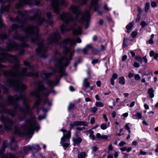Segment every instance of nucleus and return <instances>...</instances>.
<instances>
[{"label": "nucleus", "mask_w": 158, "mask_h": 158, "mask_svg": "<svg viewBox=\"0 0 158 158\" xmlns=\"http://www.w3.org/2000/svg\"><path fill=\"white\" fill-rule=\"evenodd\" d=\"M19 26L17 24L12 25L9 30V32L11 33L13 30H16L17 29L19 28Z\"/></svg>", "instance_id": "16"}, {"label": "nucleus", "mask_w": 158, "mask_h": 158, "mask_svg": "<svg viewBox=\"0 0 158 158\" xmlns=\"http://www.w3.org/2000/svg\"><path fill=\"white\" fill-rule=\"evenodd\" d=\"M70 43L71 45H73L76 44L75 41L74 40H70L69 38H67L64 40L60 44L61 47L63 48V54L64 56H61L60 54L57 51L55 52V55L56 57H60V59L56 60L57 65L56 68V72H59L61 76L64 75V67H66L69 63V60L72 59V57L74 55V49H70L67 48V44Z\"/></svg>", "instance_id": "3"}, {"label": "nucleus", "mask_w": 158, "mask_h": 158, "mask_svg": "<svg viewBox=\"0 0 158 158\" xmlns=\"http://www.w3.org/2000/svg\"><path fill=\"white\" fill-rule=\"evenodd\" d=\"M45 102L46 103H48L49 106H51L52 105V102L51 101H49L47 98H46L45 100Z\"/></svg>", "instance_id": "39"}, {"label": "nucleus", "mask_w": 158, "mask_h": 158, "mask_svg": "<svg viewBox=\"0 0 158 158\" xmlns=\"http://www.w3.org/2000/svg\"><path fill=\"white\" fill-rule=\"evenodd\" d=\"M133 66L135 67L138 68L139 67V64L137 62H135Z\"/></svg>", "instance_id": "48"}, {"label": "nucleus", "mask_w": 158, "mask_h": 158, "mask_svg": "<svg viewBox=\"0 0 158 158\" xmlns=\"http://www.w3.org/2000/svg\"><path fill=\"white\" fill-rule=\"evenodd\" d=\"M98 62V60L97 59H94L92 60L91 63L92 64H94L97 63Z\"/></svg>", "instance_id": "53"}, {"label": "nucleus", "mask_w": 158, "mask_h": 158, "mask_svg": "<svg viewBox=\"0 0 158 158\" xmlns=\"http://www.w3.org/2000/svg\"><path fill=\"white\" fill-rule=\"evenodd\" d=\"M125 128L128 130L129 132L130 133L131 132L130 128L127 124L125 125Z\"/></svg>", "instance_id": "42"}, {"label": "nucleus", "mask_w": 158, "mask_h": 158, "mask_svg": "<svg viewBox=\"0 0 158 158\" xmlns=\"http://www.w3.org/2000/svg\"><path fill=\"white\" fill-rule=\"evenodd\" d=\"M36 85V89L31 93V96L35 97L37 99L31 108H30L28 104L26 96L23 95L19 96H9L8 97V103L9 105H14L15 110L7 109L4 107V105H0V113L2 114H9L13 117L16 114V110L18 109L22 113V115L18 117L19 120L23 121L28 118L31 117V119L26 120V124L23 125L21 129L15 128L14 132L15 134L19 135H33L34 131L37 130L39 126L36 123L35 117L32 115V110L38 106L40 103L41 97L43 96L46 98L50 93L56 94L55 91L52 89L50 91H48L41 81L37 82Z\"/></svg>", "instance_id": "1"}, {"label": "nucleus", "mask_w": 158, "mask_h": 158, "mask_svg": "<svg viewBox=\"0 0 158 158\" xmlns=\"http://www.w3.org/2000/svg\"><path fill=\"white\" fill-rule=\"evenodd\" d=\"M97 108L96 107H94L92 108L91 109V111L92 112L95 113L97 110Z\"/></svg>", "instance_id": "44"}, {"label": "nucleus", "mask_w": 158, "mask_h": 158, "mask_svg": "<svg viewBox=\"0 0 158 158\" xmlns=\"http://www.w3.org/2000/svg\"><path fill=\"white\" fill-rule=\"evenodd\" d=\"M93 151L94 152H96L98 149V147L96 146H94L92 148Z\"/></svg>", "instance_id": "46"}, {"label": "nucleus", "mask_w": 158, "mask_h": 158, "mask_svg": "<svg viewBox=\"0 0 158 158\" xmlns=\"http://www.w3.org/2000/svg\"><path fill=\"white\" fill-rule=\"evenodd\" d=\"M51 74L50 73H44L42 74V77L44 78H46L48 77Z\"/></svg>", "instance_id": "25"}, {"label": "nucleus", "mask_w": 158, "mask_h": 158, "mask_svg": "<svg viewBox=\"0 0 158 158\" xmlns=\"http://www.w3.org/2000/svg\"><path fill=\"white\" fill-rule=\"evenodd\" d=\"M147 25V23L145 22L144 21H142L141 23V25L142 26V27L141 28V29H142L143 28L146 26Z\"/></svg>", "instance_id": "33"}, {"label": "nucleus", "mask_w": 158, "mask_h": 158, "mask_svg": "<svg viewBox=\"0 0 158 158\" xmlns=\"http://www.w3.org/2000/svg\"><path fill=\"white\" fill-rule=\"evenodd\" d=\"M61 38V35L58 31L53 32L48 38V44H52L53 43H58Z\"/></svg>", "instance_id": "5"}, {"label": "nucleus", "mask_w": 158, "mask_h": 158, "mask_svg": "<svg viewBox=\"0 0 158 158\" xmlns=\"http://www.w3.org/2000/svg\"><path fill=\"white\" fill-rule=\"evenodd\" d=\"M95 106L98 107H102L104 105L103 103L101 102H96L95 103Z\"/></svg>", "instance_id": "27"}, {"label": "nucleus", "mask_w": 158, "mask_h": 158, "mask_svg": "<svg viewBox=\"0 0 158 158\" xmlns=\"http://www.w3.org/2000/svg\"><path fill=\"white\" fill-rule=\"evenodd\" d=\"M119 83L120 84L122 85H125V79L124 77H119Z\"/></svg>", "instance_id": "20"}, {"label": "nucleus", "mask_w": 158, "mask_h": 158, "mask_svg": "<svg viewBox=\"0 0 158 158\" xmlns=\"http://www.w3.org/2000/svg\"><path fill=\"white\" fill-rule=\"evenodd\" d=\"M4 26L5 24L2 23L1 17L0 16V27H4Z\"/></svg>", "instance_id": "41"}, {"label": "nucleus", "mask_w": 158, "mask_h": 158, "mask_svg": "<svg viewBox=\"0 0 158 158\" xmlns=\"http://www.w3.org/2000/svg\"><path fill=\"white\" fill-rule=\"evenodd\" d=\"M46 17L48 19H50L51 18L52 16V15L50 12H48L46 13Z\"/></svg>", "instance_id": "34"}, {"label": "nucleus", "mask_w": 158, "mask_h": 158, "mask_svg": "<svg viewBox=\"0 0 158 158\" xmlns=\"http://www.w3.org/2000/svg\"><path fill=\"white\" fill-rule=\"evenodd\" d=\"M2 126L0 125V134H2L4 133V130L2 129Z\"/></svg>", "instance_id": "60"}, {"label": "nucleus", "mask_w": 158, "mask_h": 158, "mask_svg": "<svg viewBox=\"0 0 158 158\" xmlns=\"http://www.w3.org/2000/svg\"><path fill=\"white\" fill-rule=\"evenodd\" d=\"M101 139H108V137L106 135H102Z\"/></svg>", "instance_id": "57"}, {"label": "nucleus", "mask_w": 158, "mask_h": 158, "mask_svg": "<svg viewBox=\"0 0 158 158\" xmlns=\"http://www.w3.org/2000/svg\"><path fill=\"white\" fill-rule=\"evenodd\" d=\"M60 5L62 6L65 5V2L64 0H61L60 3L58 0H53L52 2V5L55 13L57 14H59V6Z\"/></svg>", "instance_id": "6"}, {"label": "nucleus", "mask_w": 158, "mask_h": 158, "mask_svg": "<svg viewBox=\"0 0 158 158\" xmlns=\"http://www.w3.org/2000/svg\"><path fill=\"white\" fill-rule=\"evenodd\" d=\"M96 84L98 87H100L101 85V82L100 81H98L96 82Z\"/></svg>", "instance_id": "63"}, {"label": "nucleus", "mask_w": 158, "mask_h": 158, "mask_svg": "<svg viewBox=\"0 0 158 158\" xmlns=\"http://www.w3.org/2000/svg\"><path fill=\"white\" fill-rule=\"evenodd\" d=\"M75 105L74 104L70 103L68 107V109L69 110L73 109Z\"/></svg>", "instance_id": "31"}, {"label": "nucleus", "mask_w": 158, "mask_h": 158, "mask_svg": "<svg viewBox=\"0 0 158 158\" xmlns=\"http://www.w3.org/2000/svg\"><path fill=\"white\" fill-rule=\"evenodd\" d=\"M140 18H141L140 15H138L136 19H135V22L136 23L138 22L139 21V20H140Z\"/></svg>", "instance_id": "47"}, {"label": "nucleus", "mask_w": 158, "mask_h": 158, "mask_svg": "<svg viewBox=\"0 0 158 158\" xmlns=\"http://www.w3.org/2000/svg\"><path fill=\"white\" fill-rule=\"evenodd\" d=\"M134 78L136 80L138 81L140 79V77L138 74H136L134 76Z\"/></svg>", "instance_id": "36"}, {"label": "nucleus", "mask_w": 158, "mask_h": 158, "mask_svg": "<svg viewBox=\"0 0 158 158\" xmlns=\"http://www.w3.org/2000/svg\"><path fill=\"white\" fill-rule=\"evenodd\" d=\"M74 123L75 126H80V121H75L74 122Z\"/></svg>", "instance_id": "40"}, {"label": "nucleus", "mask_w": 158, "mask_h": 158, "mask_svg": "<svg viewBox=\"0 0 158 158\" xmlns=\"http://www.w3.org/2000/svg\"><path fill=\"white\" fill-rule=\"evenodd\" d=\"M90 122L91 124H93L95 123V119L94 117H92L91 118Z\"/></svg>", "instance_id": "54"}, {"label": "nucleus", "mask_w": 158, "mask_h": 158, "mask_svg": "<svg viewBox=\"0 0 158 158\" xmlns=\"http://www.w3.org/2000/svg\"><path fill=\"white\" fill-rule=\"evenodd\" d=\"M29 19L32 20H35L38 25H41L44 23L46 22L44 18H42L40 15L37 13L35 14L34 15L29 17Z\"/></svg>", "instance_id": "8"}, {"label": "nucleus", "mask_w": 158, "mask_h": 158, "mask_svg": "<svg viewBox=\"0 0 158 158\" xmlns=\"http://www.w3.org/2000/svg\"><path fill=\"white\" fill-rule=\"evenodd\" d=\"M137 117H138L139 119H141L142 118V114L140 112H137L136 113Z\"/></svg>", "instance_id": "43"}, {"label": "nucleus", "mask_w": 158, "mask_h": 158, "mask_svg": "<svg viewBox=\"0 0 158 158\" xmlns=\"http://www.w3.org/2000/svg\"><path fill=\"white\" fill-rule=\"evenodd\" d=\"M86 156V153L85 152H82L78 154V158H85Z\"/></svg>", "instance_id": "17"}, {"label": "nucleus", "mask_w": 158, "mask_h": 158, "mask_svg": "<svg viewBox=\"0 0 158 158\" xmlns=\"http://www.w3.org/2000/svg\"><path fill=\"white\" fill-rule=\"evenodd\" d=\"M24 149V150L26 149L27 150H31L33 149V145L31 146H28L25 147Z\"/></svg>", "instance_id": "32"}, {"label": "nucleus", "mask_w": 158, "mask_h": 158, "mask_svg": "<svg viewBox=\"0 0 158 158\" xmlns=\"http://www.w3.org/2000/svg\"><path fill=\"white\" fill-rule=\"evenodd\" d=\"M33 149L36 150L37 152L41 149L39 145L37 144L33 145Z\"/></svg>", "instance_id": "23"}, {"label": "nucleus", "mask_w": 158, "mask_h": 158, "mask_svg": "<svg viewBox=\"0 0 158 158\" xmlns=\"http://www.w3.org/2000/svg\"><path fill=\"white\" fill-rule=\"evenodd\" d=\"M103 8V9L106 11H108L110 10V9L108 7L107 5L106 4H105L104 5Z\"/></svg>", "instance_id": "30"}, {"label": "nucleus", "mask_w": 158, "mask_h": 158, "mask_svg": "<svg viewBox=\"0 0 158 158\" xmlns=\"http://www.w3.org/2000/svg\"><path fill=\"white\" fill-rule=\"evenodd\" d=\"M1 121L4 125V128L7 131H9L12 130L14 125L13 121L8 118L5 117L3 115H2L0 118Z\"/></svg>", "instance_id": "4"}, {"label": "nucleus", "mask_w": 158, "mask_h": 158, "mask_svg": "<svg viewBox=\"0 0 158 158\" xmlns=\"http://www.w3.org/2000/svg\"><path fill=\"white\" fill-rule=\"evenodd\" d=\"M46 83L50 87H52L56 85L58 83V80L57 79L55 81H53L51 80H48L47 81Z\"/></svg>", "instance_id": "11"}, {"label": "nucleus", "mask_w": 158, "mask_h": 158, "mask_svg": "<svg viewBox=\"0 0 158 158\" xmlns=\"http://www.w3.org/2000/svg\"><path fill=\"white\" fill-rule=\"evenodd\" d=\"M150 8V3L148 2H147L146 3L144 7V10L147 13L148 10H149Z\"/></svg>", "instance_id": "22"}, {"label": "nucleus", "mask_w": 158, "mask_h": 158, "mask_svg": "<svg viewBox=\"0 0 158 158\" xmlns=\"http://www.w3.org/2000/svg\"><path fill=\"white\" fill-rule=\"evenodd\" d=\"M79 6L76 5H72L69 8V10L71 12L75 15L76 17L73 18L72 15L69 12L66 13L64 12L60 16V19L64 21L65 23H68L70 22H72V25L70 28L68 29L66 26L62 25L60 27V31L63 34H64L70 30H72L74 35H80L81 33V29L80 26H77L76 22L77 21L79 23H81L82 24L85 23V28L87 29L89 26V19L90 18V13L91 8L94 7V11H97L99 15L102 14V12L98 10L99 8L96 10H95V6L94 5H91V2L90 9L88 10H86L82 14V17L80 19L77 20L78 16L81 14V12L79 9Z\"/></svg>", "instance_id": "2"}, {"label": "nucleus", "mask_w": 158, "mask_h": 158, "mask_svg": "<svg viewBox=\"0 0 158 158\" xmlns=\"http://www.w3.org/2000/svg\"><path fill=\"white\" fill-rule=\"evenodd\" d=\"M71 136V131H69L67 132L64 134L63 136L62 137H63L66 140H68L70 138Z\"/></svg>", "instance_id": "15"}, {"label": "nucleus", "mask_w": 158, "mask_h": 158, "mask_svg": "<svg viewBox=\"0 0 158 158\" xmlns=\"http://www.w3.org/2000/svg\"><path fill=\"white\" fill-rule=\"evenodd\" d=\"M154 92L152 88H150L148 90V93L151 98H152L154 96Z\"/></svg>", "instance_id": "14"}, {"label": "nucleus", "mask_w": 158, "mask_h": 158, "mask_svg": "<svg viewBox=\"0 0 158 158\" xmlns=\"http://www.w3.org/2000/svg\"><path fill=\"white\" fill-rule=\"evenodd\" d=\"M125 144H126V142L124 141H121L119 143V145L121 147H123Z\"/></svg>", "instance_id": "52"}, {"label": "nucleus", "mask_w": 158, "mask_h": 158, "mask_svg": "<svg viewBox=\"0 0 158 158\" xmlns=\"http://www.w3.org/2000/svg\"><path fill=\"white\" fill-rule=\"evenodd\" d=\"M119 152H115L114 155V158H118V153Z\"/></svg>", "instance_id": "62"}, {"label": "nucleus", "mask_w": 158, "mask_h": 158, "mask_svg": "<svg viewBox=\"0 0 158 158\" xmlns=\"http://www.w3.org/2000/svg\"><path fill=\"white\" fill-rule=\"evenodd\" d=\"M107 125L106 124L103 123L101 125V128L102 130H104L106 129L107 128Z\"/></svg>", "instance_id": "35"}, {"label": "nucleus", "mask_w": 158, "mask_h": 158, "mask_svg": "<svg viewBox=\"0 0 158 158\" xmlns=\"http://www.w3.org/2000/svg\"><path fill=\"white\" fill-rule=\"evenodd\" d=\"M82 60V59L80 58H78L74 62L73 66L76 68L78 64L80 63Z\"/></svg>", "instance_id": "18"}, {"label": "nucleus", "mask_w": 158, "mask_h": 158, "mask_svg": "<svg viewBox=\"0 0 158 158\" xmlns=\"http://www.w3.org/2000/svg\"><path fill=\"white\" fill-rule=\"evenodd\" d=\"M87 0H82L81 4L84 5L86 3ZM99 0H91V5H94L95 6V10H96L100 8V5L98 4Z\"/></svg>", "instance_id": "9"}, {"label": "nucleus", "mask_w": 158, "mask_h": 158, "mask_svg": "<svg viewBox=\"0 0 158 158\" xmlns=\"http://www.w3.org/2000/svg\"><path fill=\"white\" fill-rule=\"evenodd\" d=\"M87 127L88 126V123L86 121H80V126Z\"/></svg>", "instance_id": "28"}, {"label": "nucleus", "mask_w": 158, "mask_h": 158, "mask_svg": "<svg viewBox=\"0 0 158 158\" xmlns=\"http://www.w3.org/2000/svg\"><path fill=\"white\" fill-rule=\"evenodd\" d=\"M7 37V36L5 33H3L2 34L0 33V40L5 39Z\"/></svg>", "instance_id": "24"}, {"label": "nucleus", "mask_w": 158, "mask_h": 158, "mask_svg": "<svg viewBox=\"0 0 158 158\" xmlns=\"http://www.w3.org/2000/svg\"><path fill=\"white\" fill-rule=\"evenodd\" d=\"M154 52L153 51H151L150 52L149 55L150 56L152 57L153 56H154V55H155Z\"/></svg>", "instance_id": "61"}, {"label": "nucleus", "mask_w": 158, "mask_h": 158, "mask_svg": "<svg viewBox=\"0 0 158 158\" xmlns=\"http://www.w3.org/2000/svg\"><path fill=\"white\" fill-rule=\"evenodd\" d=\"M88 78H85L84 80L83 85L86 88L89 87L90 85L88 81Z\"/></svg>", "instance_id": "19"}, {"label": "nucleus", "mask_w": 158, "mask_h": 158, "mask_svg": "<svg viewBox=\"0 0 158 158\" xmlns=\"http://www.w3.org/2000/svg\"><path fill=\"white\" fill-rule=\"evenodd\" d=\"M60 143L65 150L70 145L69 140H66L63 137H62L61 139Z\"/></svg>", "instance_id": "10"}, {"label": "nucleus", "mask_w": 158, "mask_h": 158, "mask_svg": "<svg viewBox=\"0 0 158 158\" xmlns=\"http://www.w3.org/2000/svg\"><path fill=\"white\" fill-rule=\"evenodd\" d=\"M137 35V33L136 32L133 31L131 33V36L132 37L134 38Z\"/></svg>", "instance_id": "45"}, {"label": "nucleus", "mask_w": 158, "mask_h": 158, "mask_svg": "<svg viewBox=\"0 0 158 158\" xmlns=\"http://www.w3.org/2000/svg\"><path fill=\"white\" fill-rule=\"evenodd\" d=\"M142 57H141L140 56H136L135 58V59L136 60H137L141 63H142Z\"/></svg>", "instance_id": "26"}, {"label": "nucleus", "mask_w": 158, "mask_h": 158, "mask_svg": "<svg viewBox=\"0 0 158 158\" xmlns=\"http://www.w3.org/2000/svg\"><path fill=\"white\" fill-rule=\"evenodd\" d=\"M139 154L141 155H145L147 154V153L146 152H143L141 149H140Z\"/></svg>", "instance_id": "55"}, {"label": "nucleus", "mask_w": 158, "mask_h": 158, "mask_svg": "<svg viewBox=\"0 0 158 158\" xmlns=\"http://www.w3.org/2000/svg\"><path fill=\"white\" fill-rule=\"evenodd\" d=\"M74 126H75L74 122L73 123H70V130L72 129Z\"/></svg>", "instance_id": "58"}, {"label": "nucleus", "mask_w": 158, "mask_h": 158, "mask_svg": "<svg viewBox=\"0 0 158 158\" xmlns=\"http://www.w3.org/2000/svg\"><path fill=\"white\" fill-rule=\"evenodd\" d=\"M46 117V115H44L43 116L40 115L38 117V119L39 120H41L42 119H44Z\"/></svg>", "instance_id": "38"}, {"label": "nucleus", "mask_w": 158, "mask_h": 158, "mask_svg": "<svg viewBox=\"0 0 158 158\" xmlns=\"http://www.w3.org/2000/svg\"><path fill=\"white\" fill-rule=\"evenodd\" d=\"M151 5L152 7H155L156 6L157 3L155 2H152L151 3Z\"/></svg>", "instance_id": "49"}, {"label": "nucleus", "mask_w": 158, "mask_h": 158, "mask_svg": "<svg viewBox=\"0 0 158 158\" xmlns=\"http://www.w3.org/2000/svg\"><path fill=\"white\" fill-rule=\"evenodd\" d=\"M127 42L125 40V39L124 38L123 41V46L124 48L126 46H127Z\"/></svg>", "instance_id": "50"}, {"label": "nucleus", "mask_w": 158, "mask_h": 158, "mask_svg": "<svg viewBox=\"0 0 158 158\" xmlns=\"http://www.w3.org/2000/svg\"><path fill=\"white\" fill-rule=\"evenodd\" d=\"M153 57L155 59L157 60V58L158 57V53H155V55H154V56H153Z\"/></svg>", "instance_id": "64"}, {"label": "nucleus", "mask_w": 158, "mask_h": 158, "mask_svg": "<svg viewBox=\"0 0 158 158\" xmlns=\"http://www.w3.org/2000/svg\"><path fill=\"white\" fill-rule=\"evenodd\" d=\"M134 26V24L132 22L130 23L126 27V28L127 30V32L129 33L132 31V28Z\"/></svg>", "instance_id": "13"}, {"label": "nucleus", "mask_w": 158, "mask_h": 158, "mask_svg": "<svg viewBox=\"0 0 158 158\" xmlns=\"http://www.w3.org/2000/svg\"><path fill=\"white\" fill-rule=\"evenodd\" d=\"M92 54L93 55H97L100 52V50L95 49L94 47L93 48H92Z\"/></svg>", "instance_id": "21"}, {"label": "nucleus", "mask_w": 158, "mask_h": 158, "mask_svg": "<svg viewBox=\"0 0 158 158\" xmlns=\"http://www.w3.org/2000/svg\"><path fill=\"white\" fill-rule=\"evenodd\" d=\"M89 137L93 140H94L95 139V136L94 135H89Z\"/></svg>", "instance_id": "59"}, {"label": "nucleus", "mask_w": 158, "mask_h": 158, "mask_svg": "<svg viewBox=\"0 0 158 158\" xmlns=\"http://www.w3.org/2000/svg\"><path fill=\"white\" fill-rule=\"evenodd\" d=\"M118 76L117 73H114L112 76L111 79H113V80L116 79L118 77Z\"/></svg>", "instance_id": "37"}, {"label": "nucleus", "mask_w": 158, "mask_h": 158, "mask_svg": "<svg viewBox=\"0 0 158 158\" xmlns=\"http://www.w3.org/2000/svg\"><path fill=\"white\" fill-rule=\"evenodd\" d=\"M134 73H130L128 75V77L129 78H131L134 76Z\"/></svg>", "instance_id": "56"}, {"label": "nucleus", "mask_w": 158, "mask_h": 158, "mask_svg": "<svg viewBox=\"0 0 158 158\" xmlns=\"http://www.w3.org/2000/svg\"><path fill=\"white\" fill-rule=\"evenodd\" d=\"M137 10L138 11V15H140L142 12L141 8L140 7H138L137 8Z\"/></svg>", "instance_id": "51"}, {"label": "nucleus", "mask_w": 158, "mask_h": 158, "mask_svg": "<svg viewBox=\"0 0 158 158\" xmlns=\"http://www.w3.org/2000/svg\"><path fill=\"white\" fill-rule=\"evenodd\" d=\"M85 48L87 49V50L90 49H91V50H92V48H93V47L91 44H88L86 45Z\"/></svg>", "instance_id": "29"}, {"label": "nucleus", "mask_w": 158, "mask_h": 158, "mask_svg": "<svg viewBox=\"0 0 158 158\" xmlns=\"http://www.w3.org/2000/svg\"><path fill=\"white\" fill-rule=\"evenodd\" d=\"M7 141L6 140L3 141L2 149L0 150V157L2 158H17L14 155L10 154H9L6 155H3L6 148L7 147Z\"/></svg>", "instance_id": "7"}, {"label": "nucleus", "mask_w": 158, "mask_h": 158, "mask_svg": "<svg viewBox=\"0 0 158 158\" xmlns=\"http://www.w3.org/2000/svg\"><path fill=\"white\" fill-rule=\"evenodd\" d=\"M77 136L76 138H73V145L74 146H75L76 145L79 144L82 141L81 138L78 137L77 135Z\"/></svg>", "instance_id": "12"}]
</instances>
